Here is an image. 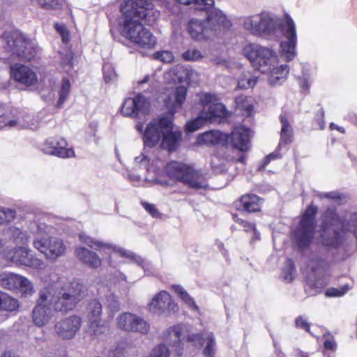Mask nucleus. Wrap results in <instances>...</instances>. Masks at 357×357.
I'll list each match as a JSON object with an SVG mask.
<instances>
[{
  "label": "nucleus",
  "mask_w": 357,
  "mask_h": 357,
  "mask_svg": "<svg viewBox=\"0 0 357 357\" xmlns=\"http://www.w3.org/2000/svg\"><path fill=\"white\" fill-rule=\"evenodd\" d=\"M87 294L86 285L79 279L42 289L32 311L33 324L39 327L45 326L52 318L54 311H71Z\"/></svg>",
  "instance_id": "f257e3e1"
},
{
  "label": "nucleus",
  "mask_w": 357,
  "mask_h": 357,
  "mask_svg": "<svg viewBox=\"0 0 357 357\" xmlns=\"http://www.w3.org/2000/svg\"><path fill=\"white\" fill-rule=\"evenodd\" d=\"M122 13L121 33L139 47L154 48L157 44L156 38L144 24L152 26L159 16L158 12L153 9V5L148 0H126L121 6Z\"/></svg>",
  "instance_id": "f03ea898"
},
{
  "label": "nucleus",
  "mask_w": 357,
  "mask_h": 357,
  "mask_svg": "<svg viewBox=\"0 0 357 357\" xmlns=\"http://www.w3.org/2000/svg\"><path fill=\"white\" fill-rule=\"evenodd\" d=\"M204 19L192 18L187 24V31L192 40L203 41L210 38L217 31L227 29L231 23L222 12L208 7Z\"/></svg>",
  "instance_id": "7ed1b4c3"
},
{
  "label": "nucleus",
  "mask_w": 357,
  "mask_h": 357,
  "mask_svg": "<svg viewBox=\"0 0 357 357\" xmlns=\"http://www.w3.org/2000/svg\"><path fill=\"white\" fill-rule=\"evenodd\" d=\"M283 21L275 15L268 12H261L247 16L243 19V28L251 35L261 36L275 35L284 26Z\"/></svg>",
  "instance_id": "20e7f679"
},
{
  "label": "nucleus",
  "mask_w": 357,
  "mask_h": 357,
  "mask_svg": "<svg viewBox=\"0 0 357 357\" xmlns=\"http://www.w3.org/2000/svg\"><path fill=\"white\" fill-rule=\"evenodd\" d=\"M165 171L170 178L181 182L191 188L204 189L208 186L203 174L184 163L172 161L167 165Z\"/></svg>",
  "instance_id": "39448f33"
},
{
  "label": "nucleus",
  "mask_w": 357,
  "mask_h": 357,
  "mask_svg": "<svg viewBox=\"0 0 357 357\" xmlns=\"http://www.w3.org/2000/svg\"><path fill=\"white\" fill-rule=\"evenodd\" d=\"M3 39L6 43V49L21 61H29L37 54V45L29 40L18 31H6Z\"/></svg>",
  "instance_id": "423d86ee"
},
{
  "label": "nucleus",
  "mask_w": 357,
  "mask_h": 357,
  "mask_svg": "<svg viewBox=\"0 0 357 357\" xmlns=\"http://www.w3.org/2000/svg\"><path fill=\"white\" fill-rule=\"evenodd\" d=\"M245 54L254 68L265 74L278 64L276 53L271 49L252 44L245 49Z\"/></svg>",
  "instance_id": "0eeeda50"
},
{
  "label": "nucleus",
  "mask_w": 357,
  "mask_h": 357,
  "mask_svg": "<svg viewBox=\"0 0 357 357\" xmlns=\"http://www.w3.org/2000/svg\"><path fill=\"white\" fill-rule=\"evenodd\" d=\"M287 40L281 41L280 45V55L285 61H292L296 56V46L297 36L296 26L293 20L289 16L285 17L284 26L280 31Z\"/></svg>",
  "instance_id": "6e6552de"
},
{
  "label": "nucleus",
  "mask_w": 357,
  "mask_h": 357,
  "mask_svg": "<svg viewBox=\"0 0 357 357\" xmlns=\"http://www.w3.org/2000/svg\"><path fill=\"white\" fill-rule=\"evenodd\" d=\"M0 287L15 293H20L24 297L31 296L34 291L32 283L26 278L8 272L0 274Z\"/></svg>",
  "instance_id": "1a4fd4ad"
},
{
  "label": "nucleus",
  "mask_w": 357,
  "mask_h": 357,
  "mask_svg": "<svg viewBox=\"0 0 357 357\" xmlns=\"http://www.w3.org/2000/svg\"><path fill=\"white\" fill-rule=\"evenodd\" d=\"M117 328L125 331L147 334L150 324L142 317L130 312L121 313L116 319Z\"/></svg>",
  "instance_id": "9d476101"
},
{
  "label": "nucleus",
  "mask_w": 357,
  "mask_h": 357,
  "mask_svg": "<svg viewBox=\"0 0 357 357\" xmlns=\"http://www.w3.org/2000/svg\"><path fill=\"white\" fill-rule=\"evenodd\" d=\"M149 310L158 315L169 316L176 313L179 310V307L172 299L168 292L162 291L153 298L149 304Z\"/></svg>",
  "instance_id": "9b49d317"
},
{
  "label": "nucleus",
  "mask_w": 357,
  "mask_h": 357,
  "mask_svg": "<svg viewBox=\"0 0 357 357\" xmlns=\"http://www.w3.org/2000/svg\"><path fill=\"white\" fill-rule=\"evenodd\" d=\"M6 259L16 266L39 268L43 265L41 260L33 257L30 249L23 246H18L8 250L6 253Z\"/></svg>",
  "instance_id": "f8f14e48"
},
{
  "label": "nucleus",
  "mask_w": 357,
  "mask_h": 357,
  "mask_svg": "<svg viewBox=\"0 0 357 357\" xmlns=\"http://www.w3.org/2000/svg\"><path fill=\"white\" fill-rule=\"evenodd\" d=\"M82 324V318L78 315H70L56 321L54 331L61 340H71L79 331Z\"/></svg>",
  "instance_id": "ddd939ff"
},
{
  "label": "nucleus",
  "mask_w": 357,
  "mask_h": 357,
  "mask_svg": "<svg viewBox=\"0 0 357 357\" xmlns=\"http://www.w3.org/2000/svg\"><path fill=\"white\" fill-rule=\"evenodd\" d=\"M150 103L142 95L138 94L135 98H126L121 107V114L126 116L138 117L149 114Z\"/></svg>",
  "instance_id": "4468645a"
},
{
  "label": "nucleus",
  "mask_w": 357,
  "mask_h": 357,
  "mask_svg": "<svg viewBox=\"0 0 357 357\" xmlns=\"http://www.w3.org/2000/svg\"><path fill=\"white\" fill-rule=\"evenodd\" d=\"M185 333V327L183 324L171 326L163 333L164 340L172 348V351L176 356L183 354Z\"/></svg>",
  "instance_id": "2eb2a0df"
},
{
  "label": "nucleus",
  "mask_w": 357,
  "mask_h": 357,
  "mask_svg": "<svg viewBox=\"0 0 357 357\" xmlns=\"http://www.w3.org/2000/svg\"><path fill=\"white\" fill-rule=\"evenodd\" d=\"M67 142L62 137H50L43 144V151L48 155H54L59 158H67L73 157L74 151L67 149Z\"/></svg>",
  "instance_id": "dca6fc26"
},
{
  "label": "nucleus",
  "mask_w": 357,
  "mask_h": 357,
  "mask_svg": "<svg viewBox=\"0 0 357 357\" xmlns=\"http://www.w3.org/2000/svg\"><path fill=\"white\" fill-rule=\"evenodd\" d=\"M342 219L343 215H339L335 206L328 207L323 212L321 215V240L324 246V241L323 236L325 234L328 236H333V232L331 234L329 232L330 229L337 225L339 227H342Z\"/></svg>",
  "instance_id": "f3484780"
},
{
  "label": "nucleus",
  "mask_w": 357,
  "mask_h": 357,
  "mask_svg": "<svg viewBox=\"0 0 357 357\" xmlns=\"http://www.w3.org/2000/svg\"><path fill=\"white\" fill-rule=\"evenodd\" d=\"M24 113L18 109H12L0 116V128L23 129L31 127Z\"/></svg>",
  "instance_id": "a211bd4d"
},
{
  "label": "nucleus",
  "mask_w": 357,
  "mask_h": 357,
  "mask_svg": "<svg viewBox=\"0 0 357 357\" xmlns=\"http://www.w3.org/2000/svg\"><path fill=\"white\" fill-rule=\"evenodd\" d=\"M315 227L307 222H299L294 232V241L298 248L306 249L310 245L314 236Z\"/></svg>",
  "instance_id": "6ab92c4d"
},
{
  "label": "nucleus",
  "mask_w": 357,
  "mask_h": 357,
  "mask_svg": "<svg viewBox=\"0 0 357 357\" xmlns=\"http://www.w3.org/2000/svg\"><path fill=\"white\" fill-rule=\"evenodd\" d=\"M10 70L14 79L22 84L30 86L38 82L36 73L26 66L16 63L11 66Z\"/></svg>",
  "instance_id": "aec40b11"
},
{
  "label": "nucleus",
  "mask_w": 357,
  "mask_h": 357,
  "mask_svg": "<svg viewBox=\"0 0 357 357\" xmlns=\"http://www.w3.org/2000/svg\"><path fill=\"white\" fill-rule=\"evenodd\" d=\"M250 132L249 128L244 126L236 127L229 135V141L235 149L242 152L247 151L250 149Z\"/></svg>",
  "instance_id": "412c9836"
},
{
  "label": "nucleus",
  "mask_w": 357,
  "mask_h": 357,
  "mask_svg": "<svg viewBox=\"0 0 357 357\" xmlns=\"http://www.w3.org/2000/svg\"><path fill=\"white\" fill-rule=\"evenodd\" d=\"M229 135L219 130H210L198 136V142L206 145L221 144L226 146L229 142Z\"/></svg>",
  "instance_id": "4be33fe9"
},
{
  "label": "nucleus",
  "mask_w": 357,
  "mask_h": 357,
  "mask_svg": "<svg viewBox=\"0 0 357 357\" xmlns=\"http://www.w3.org/2000/svg\"><path fill=\"white\" fill-rule=\"evenodd\" d=\"M77 257L85 265L90 268H97L101 265L102 260L94 252L84 247H79L75 250Z\"/></svg>",
  "instance_id": "5701e85b"
},
{
  "label": "nucleus",
  "mask_w": 357,
  "mask_h": 357,
  "mask_svg": "<svg viewBox=\"0 0 357 357\" xmlns=\"http://www.w3.org/2000/svg\"><path fill=\"white\" fill-rule=\"evenodd\" d=\"M162 131L157 128L156 122H150L143 135L144 146L150 148L155 146L162 137Z\"/></svg>",
  "instance_id": "b1692460"
},
{
  "label": "nucleus",
  "mask_w": 357,
  "mask_h": 357,
  "mask_svg": "<svg viewBox=\"0 0 357 357\" xmlns=\"http://www.w3.org/2000/svg\"><path fill=\"white\" fill-rule=\"evenodd\" d=\"M182 132L180 130H172L162 133V147L169 152L176 151L181 140Z\"/></svg>",
  "instance_id": "393cba45"
},
{
  "label": "nucleus",
  "mask_w": 357,
  "mask_h": 357,
  "mask_svg": "<svg viewBox=\"0 0 357 357\" xmlns=\"http://www.w3.org/2000/svg\"><path fill=\"white\" fill-rule=\"evenodd\" d=\"M289 67L287 64L272 67V69L266 73L268 74V82L270 84L275 86L280 85L285 82L289 74Z\"/></svg>",
  "instance_id": "a878e982"
},
{
  "label": "nucleus",
  "mask_w": 357,
  "mask_h": 357,
  "mask_svg": "<svg viewBox=\"0 0 357 357\" xmlns=\"http://www.w3.org/2000/svg\"><path fill=\"white\" fill-rule=\"evenodd\" d=\"M280 120L282 127L280 131V140L278 149H280L283 144L287 145L291 144L293 141L294 136L292 126H291L286 115L281 114L280 116Z\"/></svg>",
  "instance_id": "bb28decb"
},
{
  "label": "nucleus",
  "mask_w": 357,
  "mask_h": 357,
  "mask_svg": "<svg viewBox=\"0 0 357 357\" xmlns=\"http://www.w3.org/2000/svg\"><path fill=\"white\" fill-rule=\"evenodd\" d=\"M261 199L255 195H243L239 200V205L242 209L248 213H254L260 211Z\"/></svg>",
  "instance_id": "cd10ccee"
},
{
  "label": "nucleus",
  "mask_w": 357,
  "mask_h": 357,
  "mask_svg": "<svg viewBox=\"0 0 357 357\" xmlns=\"http://www.w3.org/2000/svg\"><path fill=\"white\" fill-rule=\"evenodd\" d=\"M86 312L89 323L101 322L102 305L98 299H93L88 303Z\"/></svg>",
  "instance_id": "c85d7f7f"
},
{
  "label": "nucleus",
  "mask_w": 357,
  "mask_h": 357,
  "mask_svg": "<svg viewBox=\"0 0 357 357\" xmlns=\"http://www.w3.org/2000/svg\"><path fill=\"white\" fill-rule=\"evenodd\" d=\"M202 113L208 121H213L217 117H224L226 116L227 109L225 106L220 102L212 103L208 106L207 109H202Z\"/></svg>",
  "instance_id": "c756f323"
},
{
  "label": "nucleus",
  "mask_w": 357,
  "mask_h": 357,
  "mask_svg": "<svg viewBox=\"0 0 357 357\" xmlns=\"http://www.w3.org/2000/svg\"><path fill=\"white\" fill-rule=\"evenodd\" d=\"M65 251L66 246L60 238L56 237L49 238L47 258L52 259H56L63 255Z\"/></svg>",
  "instance_id": "7c9ffc66"
},
{
  "label": "nucleus",
  "mask_w": 357,
  "mask_h": 357,
  "mask_svg": "<svg viewBox=\"0 0 357 357\" xmlns=\"http://www.w3.org/2000/svg\"><path fill=\"white\" fill-rule=\"evenodd\" d=\"M20 307L17 299L0 291V310L13 312Z\"/></svg>",
  "instance_id": "2f4dec72"
},
{
  "label": "nucleus",
  "mask_w": 357,
  "mask_h": 357,
  "mask_svg": "<svg viewBox=\"0 0 357 357\" xmlns=\"http://www.w3.org/2000/svg\"><path fill=\"white\" fill-rule=\"evenodd\" d=\"M311 270L314 275L322 274L329 268V263L317 255H312L310 259Z\"/></svg>",
  "instance_id": "473e14b6"
},
{
  "label": "nucleus",
  "mask_w": 357,
  "mask_h": 357,
  "mask_svg": "<svg viewBox=\"0 0 357 357\" xmlns=\"http://www.w3.org/2000/svg\"><path fill=\"white\" fill-rule=\"evenodd\" d=\"M79 240L87 245L89 247L98 250L99 248H106L108 250H115L116 247L114 245L108 243H104L102 241H97L94 239L93 238L88 236L86 234H79Z\"/></svg>",
  "instance_id": "72a5a7b5"
},
{
  "label": "nucleus",
  "mask_w": 357,
  "mask_h": 357,
  "mask_svg": "<svg viewBox=\"0 0 357 357\" xmlns=\"http://www.w3.org/2000/svg\"><path fill=\"white\" fill-rule=\"evenodd\" d=\"M104 305L109 317L111 318L120 310V303L118 298L113 294L106 295Z\"/></svg>",
  "instance_id": "f704fd0d"
},
{
  "label": "nucleus",
  "mask_w": 357,
  "mask_h": 357,
  "mask_svg": "<svg viewBox=\"0 0 357 357\" xmlns=\"http://www.w3.org/2000/svg\"><path fill=\"white\" fill-rule=\"evenodd\" d=\"M8 233L13 241L18 245H26L29 242V236L26 231H22L21 229L16 227H10Z\"/></svg>",
  "instance_id": "c9c22d12"
},
{
  "label": "nucleus",
  "mask_w": 357,
  "mask_h": 357,
  "mask_svg": "<svg viewBox=\"0 0 357 357\" xmlns=\"http://www.w3.org/2000/svg\"><path fill=\"white\" fill-rule=\"evenodd\" d=\"M70 82L68 78H63L61 82L60 89L58 91L59 99L55 105L56 107L60 108L68 97L70 92Z\"/></svg>",
  "instance_id": "e433bc0d"
},
{
  "label": "nucleus",
  "mask_w": 357,
  "mask_h": 357,
  "mask_svg": "<svg viewBox=\"0 0 357 357\" xmlns=\"http://www.w3.org/2000/svg\"><path fill=\"white\" fill-rule=\"evenodd\" d=\"M206 346L204 347L202 354L204 357H214L216 354V342L215 335L213 333H209L206 336Z\"/></svg>",
  "instance_id": "4c0bfd02"
},
{
  "label": "nucleus",
  "mask_w": 357,
  "mask_h": 357,
  "mask_svg": "<svg viewBox=\"0 0 357 357\" xmlns=\"http://www.w3.org/2000/svg\"><path fill=\"white\" fill-rule=\"evenodd\" d=\"M207 121H208L204 116V113H202L201 111L196 118L186 123V132H193L201 128Z\"/></svg>",
  "instance_id": "58836bf2"
},
{
  "label": "nucleus",
  "mask_w": 357,
  "mask_h": 357,
  "mask_svg": "<svg viewBox=\"0 0 357 357\" xmlns=\"http://www.w3.org/2000/svg\"><path fill=\"white\" fill-rule=\"evenodd\" d=\"M29 231L38 235V236H43V234H46L49 232L50 228L47 224L40 218H37L29 223Z\"/></svg>",
  "instance_id": "ea45409f"
},
{
  "label": "nucleus",
  "mask_w": 357,
  "mask_h": 357,
  "mask_svg": "<svg viewBox=\"0 0 357 357\" xmlns=\"http://www.w3.org/2000/svg\"><path fill=\"white\" fill-rule=\"evenodd\" d=\"M60 64L67 74H70L74 66L73 54L71 51L60 53Z\"/></svg>",
  "instance_id": "a19ab883"
},
{
  "label": "nucleus",
  "mask_w": 357,
  "mask_h": 357,
  "mask_svg": "<svg viewBox=\"0 0 357 357\" xmlns=\"http://www.w3.org/2000/svg\"><path fill=\"white\" fill-rule=\"evenodd\" d=\"M318 208L313 204H310L306 208L305 212L301 216V222H307L309 225L316 226L315 216L317 213Z\"/></svg>",
  "instance_id": "79ce46f5"
},
{
  "label": "nucleus",
  "mask_w": 357,
  "mask_h": 357,
  "mask_svg": "<svg viewBox=\"0 0 357 357\" xmlns=\"http://www.w3.org/2000/svg\"><path fill=\"white\" fill-rule=\"evenodd\" d=\"M296 274V271L293 260L287 259L285 266L282 269V277L284 281L286 282H291L294 280Z\"/></svg>",
  "instance_id": "37998d69"
},
{
  "label": "nucleus",
  "mask_w": 357,
  "mask_h": 357,
  "mask_svg": "<svg viewBox=\"0 0 357 357\" xmlns=\"http://www.w3.org/2000/svg\"><path fill=\"white\" fill-rule=\"evenodd\" d=\"M179 3L183 5H190L193 3L197 6V9L208 10L214 4V0H176Z\"/></svg>",
  "instance_id": "c03bdc74"
},
{
  "label": "nucleus",
  "mask_w": 357,
  "mask_h": 357,
  "mask_svg": "<svg viewBox=\"0 0 357 357\" xmlns=\"http://www.w3.org/2000/svg\"><path fill=\"white\" fill-rule=\"evenodd\" d=\"M40 6L46 10H59L64 5V0H37Z\"/></svg>",
  "instance_id": "a18cd8bd"
},
{
  "label": "nucleus",
  "mask_w": 357,
  "mask_h": 357,
  "mask_svg": "<svg viewBox=\"0 0 357 357\" xmlns=\"http://www.w3.org/2000/svg\"><path fill=\"white\" fill-rule=\"evenodd\" d=\"M33 247L43 253L47 257V251L49 247V238L44 236H36L33 242Z\"/></svg>",
  "instance_id": "49530a36"
},
{
  "label": "nucleus",
  "mask_w": 357,
  "mask_h": 357,
  "mask_svg": "<svg viewBox=\"0 0 357 357\" xmlns=\"http://www.w3.org/2000/svg\"><path fill=\"white\" fill-rule=\"evenodd\" d=\"M204 57L202 52L197 50H188L182 53L181 58L185 61H198Z\"/></svg>",
  "instance_id": "de8ad7c7"
},
{
  "label": "nucleus",
  "mask_w": 357,
  "mask_h": 357,
  "mask_svg": "<svg viewBox=\"0 0 357 357\" xmlns=\"http://www.w3.org/2000/svg\"><path fill=\"white\" fill-rule=\"evenodd\" d=\"M257 77L242 75L238 79V87L243 89L252 88L257 84Z\"/></svg>",
  "instance_id": "09e8293b"
},
{
  "label": "nucleus",
  "mask_w": 357,
  "mask_h": 357,
  "mask_svg": "<svg viewBox=\"0 0 357 357\" xmlns=\"http://www.w3.org/2000/svg\"><path fill=\"white\" fill-rule=\"evenodd\" d=\"M147 357H169V351L165 344L155 347Z\"/></svg>",
  "instance_id": "8fccbe9b"
},
{
  "label": "nucleus",
  "mask_w": 357,
  "mask_h": 357,
  "mask_svg": "<svg viewBox=\"0 0 357 357\" xmlns=\"http://www.w3.org/2000/svg\"><path fill=\"white\" fill-rule=\"evenodd\" d=\"M114 246L116 247V249L113 250L119 253L121 257L132 259L138 264H141L142 263L143 259L140 257L136 256L132 252L123 248L117 247L116 245Z\"/></svg>",
  "instance_id": "3c124183"
},
{
  "label": "nucleus",
  "mask_w": 357,
  "mask_h": 357,
  "mask_svg": "<svg viewBox=\"0 0 357 357\" xmlns=\"http://www.w3.org/2000/svg\"><path fill=\"white\" fill-rule=\"evenodd\" d=\"M153 57L155 59L161 61L166 63L172 62L174 59L173 53L167 50L156 52L153 54Z\"/></svg>",
  "instance_id": "603ef678"
},
{
  "label": "nucleus",
  "mask_w": 357,
  "mask_h": 357,
  "mask_svg": "<svg viewBox=\"0 0 357 357\" xmlns=\"http://www.w3.org/2000/svg\"><path fill=\"white\" fill-rule=\"evenodd\" d=\"M157 128L160 130H162V133L174 130V126L172 120L167 117L162 116L160 118L158 123H156Z\"/></svg>",
  "instance_id": "864d4df0"
},
{
  "label": "nucleus",
  "mask_w": 357,
  "mask_h": 357,
  "mask_svg": "<svg viewBox=\"0 0 357 357\" xmlns=\"http://www.w3.org/2000/svg\"><path fill=\"white\" fill-rule=\"evenodd\" d=\"M187 94V88L183 86H179L175 90V105L181 107L185 100Z\"/></svg>",
  "instance_id": "5fc2aeb1"
},
{
  "label": "nucleus",
  "mask_w": 357,
  "mask_h": 357,
  "mask_svg": "<svg viewBox=\"0 0 357 357\" xmlns=\"http://www.w3.org/2000/svg\"><path fill=\"white\" fill-rule=\"evenodd\" d=\"M187 341L195 347H200L205 343L206 337L201 333H190L187 335Z\"/></svg>",
  "instance_id": "6e6d98bb"
},
{
  "label": "nucleus",
  "mask_w": 357,
  "mask_h": 357,
  "mask_svg": "<svg viewBox=\"0 0 357 357\" xmlns=\"http://www.w3.org/2000/svg\"><path fill=\"white\" fill-rule=\"evenodd\" d=\"M316 196L318 197L319 199L326 198L331 200L337 202L339 204L342 202L343 197V195L337 191H331L328 192H318L316 194Z\"/></svg>",
  "instance_id": "4d7b16f0"
},
{
  "label": "nucleus",
  "mask_w": 357,
  "mask_h": 357,
  "mask_svg": "<svg viewBox=\"0 0 357 357\" xmlns=\"http://www.w3.org/2000/svg\"><path fill=\"white\" fill-rule=\"evenodd\" d=\"M15 216V211L9 208H0V225L12 221Z\"/></svg>",
  "instance_id": "13d9d810"
},
{
  "label": "nucleus",
  "mask_w": 357,
  "mask_h": 357,
  "mask_svg": "<svg viewBox=\"0 0 357 357\" xmlns=\"http://www.w3.org/2000/svg\"><path fill=\"white\" fill-rule=\"evenodd\" d=\"M89 327L93 331V333L96 337H99L100 335L103 334L106 330L107 327L102 324L101 322H98L96 324L93 323H89Z\"/></svg>",
  "instance_id": "bf43d9fd"
},
{
  "label": "nucleus",
  "mask_w": 357,
  "mask_h": 357,
  "mask_svg": "<svg viewBox=\"0 0 357 357\" xmlns=\"http://www.w3.org/2000/svg\"><path fill=\"white\" fill-rule=\"evenodd\" d=\"M142 206L144 209L153 217V218H159L160 216V213L158 211V208L155 205L152 204H149L147 202H142Z\"/></svg>",
  "instance_id": "052dcab7"
},
{
  "label": "nucleus",
  "mask_w": 357,
  "mask_h": 357,
  "mask_svg": "<svg viewBox=\"0 0 357 357\" xmlns=\"http://www.w3.org/2000/svg\"><path fill=\"white\" fill-rule=\"evenodd\" d=\"M104 79L106 82L112 80L115 77V73L112 69L110 65L106 64L102 67Z\"/></svg>",
  "instance_id": "680f3d73"
},
{
  "label": "nucleus",
  "mask_w": 357,
  "mask_h": 357,
  "mask_svg": "<svg viewBox=\"0 0 357 357\" xmlns=\"http://www.w3.org/2000/svg\"><path fill=\"white\" fill-rule=\"evenodd\" d=\"M214 96L210 94V93H205L200 98V102L203 107V109H205V107H208V105H210L212 103H215L213 102L214 100Z\"/></svg>",
  "instance_id": "e2e57ef3"
},
{
  "label": "nucleus",
  "mask_w": 357,
  "mask_h": 357,
  "mask_svg": "<svg viewBox=\"0 0 357 357\" xmlns=\"http://www.w3.org/2000/svg\"><path fill=\"white\" fill-rule=\"evenodd\" d=\"M41 98L48 103L54 102L56 98V94L52 91L42 90Z\"/></svg>",
  "instance_id": "0e129e2a"
},
{
  "label": "nucleus",
  "mask_w": 357,
  "mask_h": 357,
  "mask_svg": "<svg viewBox=\"0 0 357 357\" xmlns=\"http://www.w3.org/2000/svg\"><path fill=\"white\" fill-rule=\"evenodd\" d=\"M325 294L328 297H340L345 294V291H341L336 288H330L326 291Z\"/></svg>",
  "instance_id": "69168bd1"
},
{
  "label": "nucleus",
  "mask_w": 357,
  "mask_h": 357,
  "mask_svg": "<svg viewBox=\"0 0 357 357\" xmlns=\"http://www.w3.org/2000/svg\"><path fill=\"white\" fill-rule=\"evenodd\" d=\"M296 326L298 328L305 330L306 331H310V324L303 319V317L300 316L296 319Z\"/></svg>",
  "instance_id": "338daca9"
},
{
  "label": "nucleus",
  "mask_w": 357,
  "mask_h": 357,
  "mask_svg": "<svg viewBox=\"0 0 357 357\" xmlns=\"http://www.w3.org/2000/svg\"><path fill=\"white\" fill-rule=\"evenodd\" d=\"M180 298L190 307H194L197 308V306L195 305L193 298L188 294L185 291V292H182V295Z\"/></svg>",
  "instance_id": "774afa93"
}]
</instances>
